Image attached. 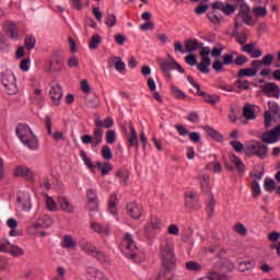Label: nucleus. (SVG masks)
I'll list each match as a JSON object with an SVG mask.
<instances>
[{
	"label": "nucleus",
	"mask_w": 280,
	"mask_h": 280,
	"mask_svg": "<svg viewBox=\"0 0 280 280\" xmlns=\"http://www.w3.org/2000/svg\"><path fill=\"white\" fill-rule=\"evenodd\" d=\"M126 211L131 220H141L143 215V207L135 201L127 203Z\"/></svg>",
	"instance_id": "9b49d317"
},
{
	"label": "nucleus",
	"mask_w": 280,
	"mask_h": 280,
	"mask_svg": "<svg viewBox=\"0 0 280 280\" xmlns=\"http://www.w3.org/2000/svg\"><path fill=\"white\" fill-rule=\"evenodd\" d=\"M101 156L104 161H110L113 159V151H110V147L104 145L101 150Z\"/></svg>",
	"instance_id": "58836bf2"
},
{
	"label": "nucleus",
	"mask_w": 280,
	"mask_h": 280,
	"mask_svg": "<svg viewBox=\"0 0 280 280\" xmlns=\"http://www.w3.org/2000/svg\"><path fill=\"white\" fill-rule=\"evenodd\" d=\"M246 62H248V57H246L245 55H238L234 59V65H236V67H244V65H246Z\"/></svg>",
	"instance_id": "6e6d98bb"
},
{
	"label": "nucleus",
	"mask_w": 280,
	"mask_h": 280,
	"mask_svg": "<svg viewBox=\"0 0 280 280\" xmlns=\"http://www.w3.org/2000/svg\"><path fill=\"white\" fill-rule=\"evenodd\" d=\"M12 247V243L9 240H2L0 242V253H10V248Z\"/></svg>",
	"instance_id": "5fc2aeb1"
},
{
	"label": "nucleus",
	"mask_w": 280,
	"mask_h": 280,
	"mask_svg": "<svg viewBox=\"0 0 280 280\" xmlns=\"http://www.w3.org/2000/svg\"><path fill=\"white\" fill-rule=\"evenodd\" d=\"M174 62H175V60H173L172 62L162 61V62H160V68H161L162 71H164V72L174 71Z\"/></svg>",
	"instance_id": "864d4df0"
},
{
	"label": "nucleus",
	"mask_w": 280,
	"mask_h": 280,
	"mask_svg": "<svg viewBox=\"0 0 280 280\" xmlns=\"http://www.w3.org/2000/svg\"><path fill=\"white\" fill-rule=\"evenodd\" d=\"M197 179L203 194H211V178L209 175L201 174L197 177Z\"/></svg>",
	"instance_id": "b1692460"
},
{
	"label": "nucleus",
	"mask_w": 280,
	"mask_h": 280,
	"mask_svg": "<svg viewBox=\"0 0 280 280\" xmlns=\"http://www.w3.org/2000/svg\"><path fill=\"white\" fill-rule=\"evenodd\" d=\"M150 226L153 231H161V229H163V221H161V219H152Z\"/></svg>",
	"instance_id": "4d7b16f0"
},
{
	"label": "nucleus",
	"mask_w": 280,
	"mask_h": 280,
	"mask_svg": "<svg viewBox=\"0 0 280 280\" xmlns=\"http://www.w3.org/2000/svg\"><path fill=\"white\" fill-rule=\"evenodd\" d=\"M60 245L66 250H75L78 248V241L71 234H67L62 237Z\"/></svg>",
	"instance_id": "a211bd4d"
},
{
	"label": "nucleus",
	"mask_w": 280,
	"mask_h": 280,
	"mask_svg": "<svg viewBox=\"0 0 280 280\" xmlns=\"http://www.w3.org/2000/svg\"><path fill=\"white\" fill-rule=\"evenodd\" d=\"M14 176L23 177L26 180H33L34 179V173L27 167L23 165H19L14 168L13 172Z\"/></svg>",
	"instance_id": "6ab92c4d"
},
{
	"label": "nucleus",
	"mask_w": 280,
	"mask_h": 280,
	"mask_svg": "<svg viewBox=\"0 0 280 280\" xmlns=\"http://www.w3.org/2000/svg\"><path fill=\"white\" fill-rule=\"evenodd\" d=\"M261 92L267 97H273L276 100H279L280 97V88L275 82L265 83L260 86Z\"/></svg>",
	"instance_id": "9d476101"
},
{
	"label": "nucleus",
	"mask_w": 280,
	"mask_h": 280,
	"mask_svg": "<svg viewBox=\"0 0 280 280\" xmlns=\"http://www.w3.org/2000/svg\"><path fill=\"white\" fill-rule=\"evenodd\" d=\"M81 141L85 145H89L91 143L93 148H97V145H100L102 141H104V130H102V128L100 127H96L92 136L84 135L81 137Z\"/></svg>",
	"instance_id": "423d86ee"
},
{
	"label": "nucleus",
	"mask_w": 280,
	"mask_h": 280,
	"mask_svg": "<svg viewBox=\"0 0 280 280\" xmlns=\"http://www.w3.org/2000/svg\"><path fill=\"white\" fill-rule=\"evenodd\" d=\"M117 195L112 194L108 199V211L112 215H117Z\"/></svg>",
	"instance_id": "7c9ffc66"
},
{
	"label": "nucleus",
	"mask_w": 280,
	"mask_h": 280,
	"mask_svg": "<svg viewBox=\"0 0 280 280\" xmlns=\"http://www.w3.org/2000/svg\"><path fill=\"white\" fill-rule=\"evenodd\" d=\"M7 226L10 229L9 235L10 237H21L23 235V231L19 230V221L14 218H10L7 220Z\"/></svg>",
	"instance_id": "2eb2a0df"
},
{
	"label": "nucleus",
	"mask_w": 280,
	"mask_h": 280,
	"mask_svg": "<svg viewBox=\"0 0 280 280\" xmlns=\"http://www.w3.org/2000/svg\"><path fill=\"white\" fill-rule=\"evenodd\" d=\"M79 248H81L82 253L89 255L90 257H95V253H97V246L84 238L79 242Z\"/></svg>",
	"instance_id": "4468645a"
},
{
	"label": "nucleus",
	"mask_w": 280,
	"mask_h": 280,
	"mask_svg": "<svg viewBox=\"0 0 280 280\" xmlns=\"http://www.w3.org/2000/svg\"><path fill=\"white\" fill-rule=\"evenodd\" d=\"M237 0H234L232 4L220 1L212 3V10H220L226 16H232V14H235V10H237Z\"/></svg>",
	"instance_id": "1a4fd4ad"
},
{
	"label": "nucleus",
	"mask_w": 280,
	"mask_h": 280,
	"mask_svg": "<svg viewBox=\"0 0 280 280\" xmlns=\"http://www.w3.org/2000/svg\"><path fill=\"white\" fill-rule=\"evenodd\" d=\"M253 268H255V261L252 260L241 261L238 264L240 272H248V270H253Z\"/></svg>",
	"instance_id": "473e14b6"
},
{
	"label": "nucleus",
	"mask_w": 280,
	"mask_h": 280,
	"mask_svg": "<svg viewBox=\"0 0 280 280\" xmlns=\"http://www.w3.org/2000/svg\"><path fill=\"white\" fill-rule=\"evenodd\" d=\"M252 191H253L254 198H257V196H259V194H261V187L259 186V182H257V180L253 182Z\"/></svg>",
	"instance_id": "69168bd1"
},
{
	"label": "nucleus",
	"mask_w": 280,
	"mask_h": 280,
	"mask_svg": "<svg viewBox=\"0 0 280 280\" xmlns=\"http://www.w3.org/2000/svg\"><path fill=\"white\" fill-rule=\"evenodd\" d=\"M186 270H190L192 272H200L202 270V266L196 261L186 262Z\"/></svg>",
	"instance_id": "c03bdc74"
},
{
	"label": "nucleus",
	"mask_w": 280,
	"mask_h": 280,
	"mask_svg": "<svg viewBox=\"0 0 280 280\" xmlns=\"http://www.w3.org/2000/svg\"><path fill=\"white\" fill-rule=\"evenodd\" d=\"M51 224H54L51 217L44 214L36 221V223L33 225V229L36 231H38V229H49Z\"/></svg>",
	"instance_id": "5701e85b"
},
{
	"label": "nucleus",
	"mask_w": 280,
	"mask_h": 280,
	"mask_svg": "<svg viewBox=\"0 0 280 280\" xmlns=\"http://www.w3.org/2000/svg\"><path fill=\"white\" fill-rule=\"evenodd\" d=\"M93 257H95V259H97L101 264H106V261H108V256H106V253L100 249H96Z\"/></svg>",
	"instance_id": "3c124183"
},
{
	"label": "nucleus",
	"mask_w": 280,
	"mask_h": 280,
	"mask_svg": "<svg viewBox=\"0 0 280 280\" xmlns=\"http://www.w3.org/2000/svg\"><path fill=\"white\" fill-rule=\"evenodd\" d=\"M48 73H54L56 71H60V67H62V62H60V60L56 61V65L58 66L57 68L54 66V61H48Z\"/></svg>",
	"instance_id": "13d9d810"
},
{
	"label": "nucleus",
	"mask_w": 280,
	"mask_h": 280,
	"mask_svg": "<svg viewBox=\"0 0 280 280\" xmlns=\"http://www.w3.org/2000/svg\"><path fill=\"white\" fill-rule=\"evenodd\" d=\"M110 60L118 73H122V71H126V62L121 60V57H113Z\"/></svg>",
	"instance_id": "2f4dec72"
},
{
	"label": "nucleus",
	"mask_w": 280,
	"mask_h": 280,
	"mask_svg": "<svg viewBox=\"0 0 280 280\" xmlns=\"http://www.w3.org/2000/svg\"><path fill=\"white\" fill-rule=\"evenodd\" d=\"M139 27L142 32H148V30H154V22L147 21L145 23L140 24Z\"/></svg>",
	"instance_id": "774afa93"
},
{
	"label": "nucleus",
	"mask_w": 280,
	"mask_h": 280,
	"mask_svg": "<svg viewBox=\"0 0 280 280\" xmlns=\"http://www.w3.org/2000/svg\"><path fill=\"white\" fill-rule=\"evenodd\" d=\"M222 51H224V46L222 44H217L215 47L210 50L212 58H220L222 56Z\"/></svg>",
	"instance_id": "49530a36"
},
{
	"label": "nucleus",
	"mask_w": 280,
	"mask_h": 280,
	"mask_svg": "<svg viewBox=\"0 0 280 280\" xmlns=\"http://www.w3.org/2000/svg\"><path fill=\"white\" fill-rule=\"evenodd\" d=\"M203 130L208 135V137H210L214 141H222V139H224L222 133H220V131L213 129L212 127L206 126L203 127Z\"/></svg>",
	"instance_id": "c85d7f7f"
},
{
	"label": "nucleus",
	"mask_w": 280,
	"mask_h": 280,
	"mask_svg": "<svg viewBox=\"0 0 280 280\" xmlns=\"http://www.w3.org/2000/svg\"><path fill=\"white\" fill-rule=\"evenodd\" d=\"M245 154H254L258 159H266L268 156V147L260 141H250L245 147Z\"/></svg>",
	"instance_id": "20e7f679"
},
{
	"label": "nucleus",
	"mask_w": 280,
	"mask_h": 280,
	"mask_svg": "<svg viewBox=\"0 0 280 280\" xmlns=\"http://www.w3.org/2000/svg\"><path fill=\"white\" fill-rule=\"evenodd\" d=\"M272 60H275V55L268 54L262 57L260 62H262L264 67H270L272 65Z\"/></svg>",
	"instance_id": "bf43d9fd"
},
{
	"label": "nucleus",
	"mask_w": 280,
	"mask_h": 280,
	"mask_svg": "<svg viewBox=\"0 0 280 280\" xmlns=\"http://www.w3.org/2000/svg\"><path fill=\"white\" fill-rule=\"evenodd\" d=\"M90 229H92L93 233H97V235H110V228L97 221H92Z\"/></svg>",
	"instance_id": "412c9836"
},
{
	"label": "nucleus",
	"mask_w": 280,
	"mask_h": 280,
	"mask_svg": "<svg viewBox=\"0 0 280 280\" xmlns=\"http://www.w3.org/2000/svg\"><path fill=\"white\" fill-rule=\"evenodd\" d=\"M264 187L265 191H269L271 194V191H275L277 184L275 183V179L266 178Z\"/></svg>",
	"instance_id": "a18cd8bd"
},
{
	"label": "nucleus",
	"mask_w": 280,
	"mask_h": 280,
	"mask_svg": "<svg viewBox=\"0 0 280 280\" xmlns=\"http://www.w3.org/2000/svg\"><path fill=\"white\" fill-rule=\"evenodd\" d=\"M122 253L136 264L141 261V256H139V248L137 244H135V240L132 238V234L126 233L122 238Z\"/></svg>",
	"instance_id": "7ed1b4c3"
},
{
	"label": "nucleus",
	"mask_w": 280,
	"mask_h": 280,
	"mask_svg": "<svg viewBox=\"0 0 280 280\" xmlns=\"http://www.w3.org/2000/svg\"><path fill=\"white\" fill-rule=\"evenodd\" d=\"M9 253L12 255V257H22V255H25L23 248L19 247L18 245H11Z\"/></svg>",
	"instance_id": "ea45409f"
},
{
	"label": "nucleus",
	"mask_w": 280,
	"mask_h": 280,
	"mask_svg": "<svg viewBox=\"0 0 280 280\" xmlns=\"http://www.w3.org/2000/svg\"><path fill=\"white\" fill-rule=\"evenodd\" d=\"M130 133L126 136L127 142L129 144V148H136V150H139V136L137 135V130L135 129V126L132 124L129 125Z\"/></svg>",
	"instance_id": "f3484780"
},
{
	"label": "nucleus",
	"mask_w": 280,
	"mask_h": 280,
	"mask_svg": "<svg viewBox=\"0 0 280 280\" xmlns=\"http://www.w3.org/2000/svg\"><path fill=\"white\" fill-rule=\"evenodd\" d=\"M257 47V44L249 43L241 47V51L244 54H248L250 58H261V50L255 49Z\"/></svg>",
	"instance_id": "4be33fe9"
},
{
	"label": "nucleus",
	"mask_w": 280,
	"mask_h": 280,
	"mask_svg": "<svg viewBox=\"0 0 280 280\" xmlns=\"http://www.w3.org/2000/svg\"><path fill=\"white\" fill-rule=\"evenodd\" d=\"M18 207L22 209V211H31L32 195H30V192H20L18 196Z\"/></svg>",
	"instance_id": "ddd939ff"
},
{
	"label": "nucleus",
	"mask_w": 280,
	"mask_h": 280,
	"mask_svg": "<svg viewBox=\"0 0 280 280\" xmlns=\"http://www.w3.org/2000/svg\"><path fill=\"white\" fill-rule=\"evenodd\" d=\"M100 45H102V37L100 36V34L93 35L90 40L89 48L95 49Z\"/></svg>",
	"instance_id": "a19ab883"
},
{
	"label": "nucleus",
	"mask_w": 280,
	"mask_h": 280,
	"mask_svg": "<svg viewBox=\"0 0 280 280\" xmlns=\"http://www.w3.org/2000/svg\"><path fill=\"white\" fill-rule=\"evenodd\" d=\"M197 95L199 97H202L207 102V104H210L211 106H215V104H220V95L218 94H209V93L202 92L201 90L197 92Z\"/></svg>",
	"instance_id": "393cba45"
},
{
	"label": "nucleus",
	"mask_w": 280,
	"mask_h": 280,
	"mask_svg": "<svg viewBox=\"0 0 280 280\" xmlns=\"http://www.w3.org/2000/svg\"><path fill=\"white\" fill-rule=\"evenodd\" d=\"M105 25H107V27H115V25H117V15H115V13H108L105 16Z\"/></svg>",
	"instance_id": "4c0bfd02"
},
{
	"label": "nucleus",
	"mask_w": 280,
	"mask_h": 280,
	"mask_svg": "<svg viewBox=\"0 0 280 280\" xmlns=\"http://www.w3.org/2000/svg\"><path fill=\"white\" fill-rule=\"evenodd\" d=\"M185 207L189 211H200L202 205H200V197L196 191H186L184 194Z\"/></svg>",
	"instance_id": "0eeeda50"
},
{
	"label": "nucleus",
	"mask_w": 280,
	"mask_h": 280,
	"mask_svg": "<svg viewBox=\"0 0 280 280\" xmlns=\"http://www.w3.org/2000/svg\"><path fill=\"white\" fill-rule=\"evenodd\" d=\"M44 201L46 205V209H48V211H56L58 209V207L56 206V201L54 200V197L45 195Z\"/></svg>",
	"instance_id": "f704fd0d"
},
{
	"label": "nucleus",
	"mask_w": 280,
	"mask_h": 280,
	"mask_svg": "<svg viewBox=\"0 0 280 280\" xmlns=\"http://www.w3.org/2000/svg\"><path fill=\"white\" fill-rule=\"evenodd\" d=\"M205 44L198 39H188L185 43V49L188 54H194V51H198L199 49H205Z\"/></svg>",
	"instance_id": "aec40b11"
},
{
	"label": "nucleus",
	"mask_w": 280,
	"mask_h": 280,
	"mask_svg": "<svg viewBox=\"0 0 280 280\" xmlns=\"http://www.w3.org/2000/svg\"><path fill=\"white\" fill-rule=\"evenodd\" d=\"M264 67V63L261 60H253L252 61V70L255 72V75H257L258 71Z\"/></svg>",
	"instance_id": "338daca9"
},
{
	"label": "nucleus",
	"mask_w": 280,
	"mask_h": 280,
	"mask_svg": "<svg viewBox=\"0 0 280 280\" xmlns=\"http://www.w3.org/2000/svg\"><path fill=\"white\" fill-rule=\"evenodd\" d=\"M206 211L209 218H213V213H215V199L211 197L206 205Z\"/></svg>",
	"instance_id": "e433bc0d"
},
{
	"label": "nucleus",
	"mask_w": 280,
	"mask_h": 280,
	"mask_svg": "<svg viewBox=\"0 0 280 280\" xmlns=\"http://www.w3.org/2000/svg\"><path fill=\"white\" fill-rule=\"evenodd\" d=\"M209 54H211V48L209 46H206V48H202L200 50L199 55L201 58V62L197 63V70L200 71V73H209L211 69V58L209 57Z\"/></svg>",
	"instance_id": "6e6552de"
},
{
	"label": "nucleus",
	"mask_w": 280,
	"mask_h": 280,
	"mask_svg": "<svg viewBox=\"0 0 280 280\" xmlns=\"http://www.w3.org/2000/svg\"><path fill=\"white\" fill-rule=\"evenodd\" d=\"M230 145L233 148L235 152H242L244 150V144L240 142V140H232Z\"/></svg>",
	"instance_id": "0e129e2a"
},
{
	"label": "nucleus",
	"mask_w": 280,
	"mask_h": 280,
	"mask_svg": "<svg viewBox=\"0 0 280 280\" xmlns=\"http://www.w3.org/2000/svg\"><path fill=\"white\" fill-rule=\"evenodd\" d=\"M3 30L12 40H16L19 38V30L16 28V24L7 22L3 26Z\"/></svg>",
	"instance_id": "a878e982"
},
{
	"label": "nucleus",
	"mask_w": 280,
	"mask_h": 280,
	"mask_svg": "<svg viewBox=\"0 0 280 280\" xmlns=\"http://www.w3.org/2000/svg\"><path fill=\"white\" fill-rule=\"evenodd\" d=\"M236 10H238L234 19V26L236 30H240L244 23L249 27L255 26V20H253V15L250 14V7H248L244 0H237Z\"/></svg>",
	"instance_id": "f03ea898"
},
{
	"label": "nucleus",
	"mask_w": 280,
	"mask_h": 280,
	"mask_svg": "<svg viewBox=\"0 0 280 280\" xmlns=\"http://www.w3.org/2000/svg\"><path fill=\"white\" fill-rule=\"evenodd\" d=\"M49 95L55 104V106H60L62 102V86L58 82H52L49 91Z\"/></svg>",
	"instance_id": "f8f14e48"
},
{
	"label": "nucleus",
	"mask_w": 280,
	"mask_h": 280,
	"mask_svg": "<svg viewBox=\"0 0 280 280\" xmlns=\"http://www.w3.org/2000/svg\"><path fill=\"white\" fill-rule=\"evenodd\" d=\"M105 139H106V143L113 144L117 141V133H115V130H108L106 132Z\"/></svg>",
	"instance_id": "603ef678"
},
{
	"label": "nucleus",
	"mask_w": 280,
	"mask_h": 280,
	"mask_svg": "<svg viewBox=\"0 0 280 280\" xmlns=\"http://www.w3.org/2000/svg\"><path fill=\"white\" fill-rule=\"evenodd\" d=\"M117 178L120 179V183H122V185H126V183H128V178L130 177V174L128 173L127 170H120L116 173Z\"/></svg>",
	"instance_id": "37998d69"
},
{
	"label": "nucleus",
	"mask_w": 280,
	"mask_h": 280,
	"mask_svg": "<svg viewBox=\"0 0 280 280\" xmlns=\"http://www.w3.org/2000/svg\"><path fill=\"white\" fill-rule=\"evenodd\" d=\"M94 124H95V127L96 128H112L115 126V120H113V118H106L105 120H102L100 119V117H97L95 120H94Z\"/></svg>",
	"instance_id": "c756f323"
},
{
	"label": "nucleus",
	"mask_w": 280,
	"mask_h": 280,
	"mask_svg": "<svg viewBox=\"0 0 280 280\" xmlns=\"http://www.w3.org/2000/svg\"><path fill=\"white\" fill-rule=\"evenodd\" d=\"M81 159L84 162V164L86 165V167L89 170H91V172L95 171V165H93V163L91 162V158H89V155H86V152L81 151Z\"/></svg>",
	"instance_id": "79ce46f5"
},
{
	"label": "nucleus",
	"mask_w": 280,
	"mask_h": 280,
	"mask_svg": "<svg viewBox=\"0 0 280 280\" xmlns=\"http://www.w3.org/2000/svg\"><path fill=\"white\" fill-rule=\"evenodd\" d=\"M243 115L245 119H255V110L250 105H246L243 109Z\"/></svg>",
	"instance_id": "de8ad7c7"
},
{
	"label": "nucleus",
	"mask_w": 280,
	"mask_h": 280,
	"mask_svg": "<svg viewBox=\"0 0 280 280\" xmlns=\"http://www.w3.org/2000/svg\"><path fill=\"white\" fill-rule=\"evenodd\" d=\"M268 14V9L265 7H256L254 8V16H266Z\"/></svg>",
	"instance_id": "052dcab7"
},
{
	"label": "nucleus",
	"mask_w": 280,
	"mask_h": 280,
	"mask_svg": "<svg viewBox=\"0 0 280 280\" xmlns=\"http://www.w3.org/2000/svg\"><path fill=\"white\" fill-rule=\"evenodd\" d=\"M167 233L168 235H175L176 237H178V235H180V229L176 224H171L167 228Z\"/></svg>",
	"instance_id": "e2e57ef3"
},
{
	"label": "nucleus",
	"mask_w": 280,
	"mask_h": 280,
	"mask_svg": "<svg viewBox=\"0 0 280 280\" xmlns=\"http://www.w3.org/2000/svg\"><path fill=\"white\" fill-rule=\"evenodd\" d=\"M230 161L233 163L234 167H236L238 174H244V172H246V165H244V162H242V159L237 155L232 154Z\"/></svg>",
	"instance_id": "cd10ccee"
},
{
	"label": "nucleus",
	"mask_w": 280,
	"mask_h": 280,
	"mask_svg": "<svg viewBox=\"0 0 280 280\" xmlns=\"http://www.w3.org/2000/svg\"><path fill=\"white\" fill-rule=\"evenodd\" d=\"M58 202L60 205L61 211H65V213H73V211H75V207L67 200V197H59Z\"/></svg>",
	"instance_id": "bb28decb"
},
{
	"label": "nucleus",
	"mask_w": 280,
	"mask_h": 280,
	"mask_svg": "<svg viewBox=\"0 0 280 280\" xmlns=\"http://www.w3.org/2000/svg\"><path fill=\"white\" fill-rule=\"evenodd\" d=\"M113 164H109V163H104L103 164V167L101 168V174L102 176H108V174H110L113 172Z\"/></svg>",
	"instance_id": "680f3d73"
},
{
	"label": "nucleus",
	"mask_w": 280,
	"mask_h": 280,
	"mask_svg": "<svg viewBox=\"0 0 280 280\" xmlns=\"http://www.w3.org/2000/svg\"><path fill=\"white\" fill-rule=\"evenodd\" d=\"M171 93L175 100H185L187 97V94L176 85H171Z\"/></svg>",
	"instance_id": "72a5a7b5"
},
{
	"label": "nucleus",
	"mask_w": 280,
	"mask_h": 280,
	"mask_svg": "<svg viewBox=\"0 0 280 280\" xmlns=\"http://www.w3.org/2000/svg\"><path fill=\"white\" fill-rule=\"evenodd\" d=\"M279 137H280V129H277V127H275L273 129L262 133L261 139L264 143L270 144V143H277V141H279Z\"/></svg>",
	"instance_id": "dca6fc26"
},
{
	"label": "nucleus",
	"mask_w": 280,
	"mask_h": 280,
	"mask_svg": "<svg viewBox=\"0 0 280 280\" xmlns=\"http://www.w3.org/2000/svg\"><path fill=\"white\" fill-rule=\"evenodd\" d=\"M24 45L26 49L32 50L34 47H36V37L34 35H31L25 38Z\"/></svg>",
	"instance_id": "8fccbe9b"
},
{
	"label": "nucleus",
	"mask_w": 280,
	"mask_h": 280,
	"mask_svg": "<svg viewBox=\"0 0 280 280\" xmlns=\"http://www.w3.org/2000/svg\"><path fill=\"white\" fill-rule=\"evenodd\" d=\"M255 75L253 68H243L237 72V78H255Z\"/></svg>",
	"instance_id": "c9c22d12"
},
{
	"label": "nucleus",
	"mask_w": 280,
	"mask_h": 280,
	"mask_svg": "<svg viewBox=\"0 0 280 280\" xmlns=\"http://www.w3.org/2000/svg\"><path fill=\"white\" fill-rule=\"evenodd\" d=\"M15 135L20 139L21 143H23L25 148H28V150L35 151L40 148L38 137H36V133H34L27 124H19L15 129Z\"/></svg>",
	"instance_id": "f257e3e1"
},
{
	"label": "nucleus",
	"mask_w": 280,
	"mask_h": 280,
	"mask_svg": "<svg viewBox=\"0 0 280 280\" xmlns=\"http://www.w3.org/2000/svg\"><path fill=\"white\" fill-rule=\"evenodd\" d=\"M235 56H237L236 51H232L230 54L223 55V65H233V62H235V60L233 58H235Z\"/></svg>",
	"instance_id": "09e8293b"
},
{
	"label": "nucleus",
	"mask_w": 280,
	"mask_h": 280,
	"mask_svg": "<svg viewBox=\"0 0 280 280\" xmlns=\"http://www.w3.org/2000/svg\"><path fill=\"white\" fill-rule=\"evenodd\" d=\"M1 82L7 89L8 95H16L19 93V85H16V77L12 72H5L1 77Z\"/></svg>",
	"instance_id": "39448f33"
}]
</instances>
